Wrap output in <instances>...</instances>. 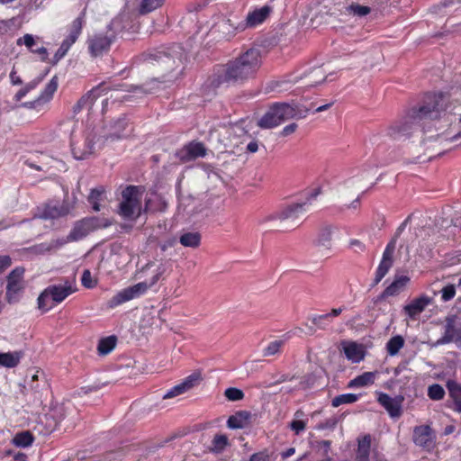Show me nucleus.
I'll list each match as a JSON object with an SVG mask.
<instances>
[{"label": "nucleus", "mask_w": 461, "mask_h": 461, "mask_svg": "<svg viewBox=\"0 0 461 461\" xmlns=\"http://www.w3.org/2000/svg\"><path fill=\"white\" fill-rule=\"evenodd\" d=\"M201 375L197 373H194L187 376L182 383L175 385L170 390H168L163 396L164 399L173 398L175 396L180 395L186 391L190 390L194 386L199 384L201 381Z\"/></svg>", "instance_id": "obj_21"}, {"label": "nucleus", "mask_w": 461, "mask_h": 461, "mask_svg": "<svg viewBox=\"0 0 461 461\" xmlns=\"http://www.w3.org/2000/svg\"><path fill=\"white\" fill-rule=\"evenodd\" d=\"M446 107L447 100L443 94L428 95L419 108L411 109L405 116L391 124L387 134L394 140L407 138L419 128L420 122L439 118Z\"/></svg>", "instance_id": "obj_2"}, {"label": "nucleus", "mask_w": 461, "mask_h": 461, "mask_svg": "<svg viewBox=\"0 0 461 461\" xmlns=\"http://www.w3.org/2000/svg\"><path fill=\"white\" fill-rule=\"evenodd\" d=\"M297 127H298V125H297L296 123H294V122L290 123V124L286 125V126L282 130V131H281V135H282V136H285H285H288V135H290V134L294 133V132L296 131Z\"/></svg>", "instance_id": "obj_61"}, {"label": "nucleus", "mask_w": 461, "mask_h": 461, "mask_svg": "<svg viewBox=\"0 0 461 461\" xmlns=\"http://www.w3.org/2000/svg\"><path fill=\"white\" fill-rule=\"evenodd\" d=\"M306 206L307 203H292L279 212L260 220L259 223L261 224L268 221L279 220L284 223V228L295 229L304 221Z\"/></svg>", "instance_id": "obj_7"}, {"label": "nucleus", "mask_w": 461, "mask_h": 461, "mask_svg": "<svg viewBox=\"0 0 461 461\" xmlns=\"http://www.w3.org/2000/svg\"><path fill=\"white\" fill-rule=\"evenodd\" d=\"M327 78L325 72L321 68H313L309 73L305 74V86L312 87L318 84L322 83Z\"/></svg>", "instance_id": "obj_35"}, {"label": "nucleus", "mask_w": 461, "mask_h": 461, "mask_svg": "<svg viewBox=\"0 0 461 461\" xmlns=\"http://www.w3.org/2000/svg\"><path fill=\"white\" fill-rule=\"evenodd\" d=\"M81 283L86 288H93L96 285V281L92 278V274L88 269L83 271Z\"/></svg>", "instance_id": "obj_54"}, {"label": "nucleus", "mask_w": 461, "mask_h": 461, "mask_svg": "<svg viewBox=\"0 0 461 461\" xmlns=\"http://www.w3.org/2000/svg\"><path fill=\"white\" fill-rule=\"evenodd\" d=\"M428 396L434 401L442 400L445 396V390L438 384H431L428 388Z\"/></svg>", "instance_id": "obj_47"}, {"label": "nucleus", "mask_w": 461, "mask_h": 461, "mask_svg": "<svg viewBox=\"0 0 461 461\" xmlns=\"http://www.w3.org/2000/svg\"><path fill=\"white\" fill-rule=\"evenodd\" d=\"M331 238H332V228L330 226H325L321 229L318 239L317 245L320 247H323L325 249H330L331 247Z\"/></svg>", "instance_id": "obj_39"}, {"label": "nucleus", "mask_w": 461, "mask_h": 461, "mask_svg": "<svg viewBox=\"0 0 461 461\" xmlns=\"http://www.w3.org/2000/svg\"><path fill=\"white\" fill-rule=\"evenodd\" d=\"M142 186L128 185L122 192L118 213L125 220L135 221L141 214Z\"/></svg>", "instance_id": "obj_5"}, {"label": "nucleus", "mask_w": 461, "mask_h": 461, "mask_svg": "<svg viewBox=\"0 0 461 461\" xmlns=\"http://www.w3.org/2000/svg\"><path fill=\"white\" fill-rule=\"evenodd\" d=\"M251 413L248 411H239L230 415L227 420L228 428L231 429H244L249 426Z\"/></svg>", "instance_id": "obj_28"}, {"label": "nucleus", "mask_w": 461, "mask_h": 461, "mask_svg": "<svg viewBox=\"0 0 461 461\" xmlns=\"http://www.w3.org/2000/svg\"><path fill=\"white\" fill-rule=\"evenodd\" d=\"M114 41L115 35L113 32L94 33L86 41L88 52L93 58L102 57L109 52Z\"/></svg>", "instance_id": "obj_10"}, {"label": "nucleus", "mask_w": 461, "mask_h": 461, "mask_svg": "<svg viewBox=\"0 0 461 461\" xmlns=\"http://www.w3.org/2000/svg\"><path fill=\"white\" fill-rule=\"evenodd\" d=\"M104 187L100 186V187L92 189L89 194L88 202L91 203L93 210L95 212L100 211L99 201L102 199V195L104 194Z\"/></svg>", "instance_id": "obj_43"}, {"label": "nucleus", "mask_w": 461, "mask_h": 461, "mask_svg": "<svg viewBox=\"0 0 461 461\" xmlns=\"http://www.w3.org/2000/svg\"><path fill=\"white\" fill-rule=\"evenodd\" d=\"M110 225L106 220H101L97 217H86L75 222L69 232V240L78 241L86 238L91 232Z\"/></svg>", "instance_id": "obj_8"}, {"label": "nucleus", "mask_w": 461, "mask_h": 461, "mask_svg": "<svg viewBox=\"0 0 461 461\" xmlns=\"http://www.w3.org/2000/svg\"><path fill=\"white\" fill-rule=\"evenodd\" d=\"M432 303V299L425 294L413 299L410 303L403 307L404 312L411 320L416 318Z\"/></svg>", "instance_id": "obj_24"}, {"label": "nucleus", "mask_w": 461, "mask_h": 461, "mask_svg": "<svg viewBox=\"0 0 461 461\" xmlns=\"http://www.w3.org/2000/svg\"><path fill=\"white\" fill-rule=\"evenodd\" d=\"M28 251L33 255H44L48 252H50L47 242L32 246L28 248Z\"/></svg>", "instance_id": "obj_55"}, {"label": "nucleus", "mask_w": 461, "mask_h": 461, "mask_svg": "<svg viewBox=\"0 0 461 461\" xmlns=\"http://www.w3.org/2000/svg\"><path fill=\"white\" fill-rule=\"evenodd\" d=\"M446 387L448 393L446 406L455 412L461 413V384L456 380L448 379Z\"/></svg>", "instance_id": "obj_19"}, {"label": "nucleus", "mask_w": 461, "mask_h": 461, "mask_svg": "<svg viewBox=\"0 0 461 461\" xmlns=\"http://www.w3.org/2000/svg\"><path fill=\"white\" fill-rule=\"evenodd\" d=\"M165 0H142L139 8L140 14H146L160 7Z\"/></svg>", "instance_id": "obj_44"}, {"label": "nucleus", "mask_w": 461, "mask_h": 461, "mask_svg": "<svg viewBox=\"0 0 461 461\" xmlns=\"http://www.w3.org/2000/svg\"><path fill=\"white\" fill-rule=\"evenodd\" d=\"M412 440L416 446L429 451L435 447L436 434L429 425L416 426L413 429Z\"/></svg>", "instance_id": "obj_12"}, {"label": "nucleus", "mask_w": 461, "mask_h": 461, "mask_svg": "<svg viewBox=\"0 0 461 461\" xmlns=\"http://www.w3.org/2000/svg\"><path fill=\"white\" fill-rule=\"evenodd\" d=\"M344 354L348 359L358 363L364 359L365 354L362 347L356 342H350L343 347Z\"/></svg>", "instance_id": "obj_33"}, {"label": "nucleus", "mask_w": 461, "mask_h": 461, "mask_svg": "<svg viewBox=\"0 0 461 461\" xmlns=\"http://www.w3.org/2000/svg\"><path fill=\"white\" fill-rule=\"evenodd\" d=\"M410 278L407 276H396L393 283L388 285L381 294V298L394 296L404 290Z\"/></svg>", "instance_id": "obj_27"}, {"label": "nucleus", "mask_w": 461, "mask_h": 461, "mask_svg": "<svg viewBox=\"0 0 461 461\" xmlns=\"http://www.w3.org/2000/svg\"><path fill=\"white\" fill-rule=\"evenodd\" d=\"M179 242L184 247L197 248L201 243V234L199 232H185L180 236Z\"/></svg>", "instance_id": "obj_37"}, {"label": "nucleus", "mask_w": 461, "mask_h": 461, "mask_svg": "<svg viewBox=\"0 0 461 461\" xmlns=\"http://www.w3.org/2000/svg\"><path fill=\"white\" fill-rule=\"evenodd\" d=\"M261 64L260 49L249 48L218 69L212 79V86L221 87L224 85L227 86L244 85L256 77Z\"/></svg>", "instance_id": "obj_1"}, {"label": "nucleus", "mask_w": 461, "mask_h": 461, "mask_svg": "<svg viewBox=\"0 0 461 461\" xmlns=\"http://www.w3.org/2000/svg\"><path fill=\"white\" fill-rule=\"evenodd\" d=\"M23 356L24 353L22 350L6 353L0 352V366L6 368L16 367Z\"/></svg>", "instance_id": "obj_30"}, {"label": "nucleus", "mask_w": 461, "mask_h": 461, "mask_svg": "<svg viewBox=\"0 0 461 461\" xmlns=\"http://www.w3.org/2000/svg\"><path fill=\"white\" fill-rule=\"evenodd\" d=\"M312 323L320 330H326L328 326L332 322L330 321V316L325 314L312 315L309 317Z\"/></svg>", "instance_id": "obj_46"}, {"label": "nucleus", "mask_w": 461, "mask_h": 461, "mask_svg": "<svg viewBox=\"0 0 461 461\" xmlns=\"http://www.w3.org/2000/svg\"><path fill=\"white\" fill-rule=\"evenodd\" d=\"M104 385V384L94 383L93 384H89V385L82 387L81 391H83L84 393H89L92 392L98 391Z\"/></svg>", "instance_id": "obj_59"}, {"label": "nucleus", "mask_w": 461, "mask_h": 461, "mask_svg": "<svg viewBox=\"0 0 461 461\" xmlns=\"http://www.w3.org/2000/svg\"><path fill=\"white\" fill-rule=\"evenodd\" d=\"M337 421L335 420H328L317 425L318 429H333Z\"/></svg>", "instance_id": "obj_62"}, {"label": "nucleus", "mask_w": 461, "mask_h": 461, "mask_svg": "<svg viewBox=\"0 0 461 461\" xmlns=\"http://www.w3.org/2000/svg\"><path fill=\"white\" fill-rule=\"evenodd\" d=\"M146 61L158 65L162 71L171 72L180 68L186 60V53L179 44L160 47L144 54Z\"/></svg>", "instance_id": "obj_3"}, {"label": "nucleus", "mask_w": 461, "mask_h": 461, "mask_svg": "<svg viewBox=\"0 0 461 461\" xmlns=\"http://www.w3.org/2000/svg\"><path fill=\"white\" fill-rule=\"evenodd\" d=\"M73 242V240H69V234L65 238H60L57 240H53L48 243L50 247V251L56 250L67 243Z\"/></svg>", "instance_id": "obj_57"}, {"label": "nucleus", "mask_w": 461, "mask_h": 461, "mask_svg": "<svg viewBox=\"0 0 461 461\" xmlns=\"http://www.w3.org/2000/svg\"><path fill=\"white\" fill-rule=\"evenodd\" d=\"M41 38L32 34L26 33L16 41L18 46L24 45L32 53L39 55L41 61H47L49 58L48 50L45 47L39 46Z\"/></svg>", "instance_id": "obj_17"}, {"label": "nucleus", "mask_w": 461, "mask_h": 461, "mask_svg": "<svg viewBox=\"0 0 461 461\" xmlns=\"http://www.w3.org/2000/svg\"><path fill=\"white\" fill-rule=\"evenodd\" d=\"M228 445V438L225 435L217 434L212 439V451L216 453L221 452Z\"/></svg>", "instance_id": "obj_50"}, {"label": "nucleus", "mask_w": 461, "mask_h": 461, "mask_svg": "<svg viewBox=\"0 0 461 461\" xmlns=\"http://www.w3.org/2000/svg\"><path fill=\"white\" fill-rule=\"evenodd\" d=\"M404 398L402 396L391 397L385 393H380L377 402L382 405L389 413L392 418H399L402 413V405Z\"/></svg>", "instance_id": "obj_16"}, {"label": "nucleus", "mask_w": 461, "mask_h": 461, "mask_svg": "<svg viewBox=\"0 0 461 461\" xmlns=\"http://www.w3.org/2000/svg\"><path fill=\"white\" fill-rule=\"evenodd\" d=\"M86 8L81 12L78 17H77L68 27V34L64 39L73 45L80 36L82 29L85 23Z\"/></svg>", "instance_id": "obj_26"}, {"label": "nucleus", "mask_w": 461, "mask_h": 461, "mask_svg": "<svg viewBox=\"0 0 461 461\" xmlns=\"http://www.w3.org/2000/svg\"><path fill=\"white\" fill-rule=\"evenodd\" d=\"M395 250V239H393L385 247L382 259L376 269L375 276L372 286L378 285L386 276L393 264V254Z\"/></svg>", "instance_id": "obj_13"}, {"label": "nucleus", "mask_w": 461, "mask_h": 461, "mask_svg": "<svg viewBox=\"0 0 461 461\" xmlns=\"http://www.w3.org/2000/svg\"><path fill=\"white\" fill-rule=\"evenodd\" d=\"M308 110H301L297 105L287 103H276L260 118L258 125L262 129H271L290 119L306 117Z\"/></svg>", "instance_id": "obj_4"}, {"label": "nucleus", "mask_w": 461, "mask_h": 461, "mask_svg": "<svg viewBox=\"0 0 461 461\" xmlns=\"http://www.w3.org/2000/svg\"><path fill=\"white\" fill-rule=\"evenodd\" d=\"M206 155V149L202 142L192 141L184 146L176 152V157L183 162L194 160L197 158H203Z\"/></svg>", "instance_id": "obj_18"}, {"label": "nucleus", "mask_w": 461, "mask_h": 461, "mask_svg": "<svg viewBox=\"0 0 461 461\" xmlns=\"http://www.w3.org/2000/svg\"><path fill=\"white\" fill-rule=\"evenodd\" d=\"M46 289V294L50 295L53 303H59L74 292L69 282L64 284L49 285Z\"/></svg>", "instance_id": "obj_23"}, {"label": "nucleus", "mask_w": 461, "mask_h": 461, "mask_svg": "<svg viewBox=\"0 0 461 461\" xmlns=\"http://www.w3.org/2000/svg\"><path fill=\"white\" fill-rule=\"evenodd\" d=\"M284 342L282 340H275L270 342L268 346L264 349L263 356L269 357L276 355V353L279 352Z\"/></svg>", "instance_id": "obj_52"}, {"label": "nucleus", "mask_w": 461, "mask_h": 461, "mask_svg": "<svg viewBox=\"0 0 461 461\" xmlns=\"http://www.w3.org/2000/svg\"><path fill=\"white\" fill-rule=\"evenodd\" d=\"M70 208L68 203H48L38 214V217L44 220H55L68 215Z\"/></svg>", "instance_id": "obj_22"}, {"label": "nucleus", "mask_w": 461, "mask_h": 461, "mask_svg": "<svg viewBox=\"0 0 461 461\" xmlns=\"http://www.w3.org/2000/svg\"><path fill=\"white\" fill-rule=\"evenodd\" d=\"M127 126V121L125 117L118 118L112 125V132L106 137L107 140H114L121 139L124 136L123 131Z\"/></svg>", "instance_id": "obj_36"}, {"label": "nucleus", "mask_w": 461, "mask_h": 461, "mask_svg": "<svg viewBox=\"0 0 461 461\" xmlns=\"http://www.w3.org/2000/svg\"><path fill=\"white\" fill-rule=\"evenodd\" d=\"M272 12V7L264 5L261 8L249 12L244 21L238 23V28L246 30L247 28H254L267 20Z\"/></svg>", "instance_id": "obj_15"}, {"label": "nucleus", "mask_w": 461, "mask_h": 461, "mask_svg": "<svg viewBox=\"0 0 461 461\" xmlns=\"http://www.w3.org/2000/svg\"><path fill=\"white\" fill-rule=\"evenodd\" d=\"M350 245L356 251H363L365 249L364 244L358 240H353L350 241Z\"/></svg>", "instance_id": "obj_64"}, {"label": "nucleus", "mask_w": 461, "mask_h": 461, "mask_svg": "<svg viewBox=\"0 0 461 461\" xmlns=\"http://www.w3.org/2000/svg\"><path fill=\"white\" fill-rule=\"evenodd\" d=\"M44 294H46V289H44L41 293V294L38 297L37 303L38 308L43 312H46L53 307L54 303H50L51 298L50 295L44 296Z\"/></svg>", "instance_id": "obj_49"}, {"label": "nucleus", "mask_w": 461, "mask_h": 461, "mask_svg": "<svg viewBox=\"0 0 461 461\" xmlns=\"http://www.w3.org/2000/svg\"><path fill=\"white\" fill-rule=\"evenodd\" d=\"M440 293L442 301L448 302L456 295V286L455 285H447L441 289Z\"/></svg>", "instance_id": "obj_53"}, {"label": "nucleus", "mask_w": 461, "mask_h": 461, "mask_svg": "<svg viewBox=\"0 0 461 461\" xmlns=\"http://www.w3.org/2000/svg\"><path fill=\"white\" fill-rule=\"evenodd\" d=\"M342 14L350 15L356 18H363L371 13V7L366 5H361L358 2L350 0L347 1Z\"/></svg>", "instance_id": "obj_25"}, {"label": "nucleus", "mask_w": 461, "mask_h": 461, "mask_svg": "<svg viewBox=\"0 0 461 461\" xmlns=\"http://www.w3.org/2000/svg\"><path fill=\"white\" fill-rule=\"evenodd\" d=\"M377 372H365L350 380L348 384V388L365 387L373 384L376 377Z\"/></svg>", "instance_id": "obj_34"}, {"label": "nucleus", "mask_w": 461, "mask_h": 461, "mask_svg": "<svg viewBox=\"0 0 461 461\" xmlns=\"http://www.w3.org/2000/svg\"><path fill=\"white\" fill-rule=\"evenodd\" d=\"M58 89V77L54 76L47 84L41 94L38 98L31 102H25L22 104L23 107L28 109H35L41 111L42 107L48 104L53 97L54 93Z\"/></svg>", "instance_id": "obj_14"}, {"label": "nucleus", "mask_w": 461, "mask_h": 461, "mask_svg": "<svg viewBox=\"0 0 461 461\" xmlns=\"http://www.w3.org/2000/svg\"><path fill=\"white\" fill-rule=\"evenodd\" d=\"M216 29L222 33V38L229 41L237 32L242 30L238 28V23L231 19H224L217 23Z\"/></svg>", "instance_id": "obj_32"}, {"label": "nucleus", "mask_w": 461, "mask_h": 461, "mask_svg": "<svg viewBox=\"0 0 461 461\" xmlns=\"http://www.w3.org/2000/svg\"><path fill=\"white\" fill-rule=\"evenodd\" d=\"M225 397L231 402L240 401L244 398V393L236 387H229L224 392Z\"/></svg>", "instance_id": "obj_51"}, {"label": "nucleus", "mask_w": 461, "mask_h": 461, "mask_svg": "<svg viewBox=\"0 0 461 461\" xmlns=\"http://www.w3.org/2000/svg\"><path fill=\"white\" fill-rule=\"evenodd\" d=\"M307 425V421L304 420H293L290 424L289 428L296 434L299 435L301 432H303Z\"/></svg>", "instance_id": "obj_56"}, {"label": "nucleus", "mask_w": 461, "mask_h": 461, "mask_svg": "<svg viewBox=\"0 0 461 461\" xmlns=\"http://www.w3.org/2000/svg\"><path fill=\"white\" fill-rule=\"evenodd\" d=\"M71 147L72 154L76 159H85L94 152V140L93 138L86 137L84 147L77 146L74 143L71 144Z\"/></svg>", "instance_id": "obj_31"}, {"label": "nucleus", "mask_w": 461, "mask_h": 461, "mask_svg": "<svg viewBox=\"0 0 461 461\" xmlns=\"http://www.w3.org/2000/svg\"><path fill=\"white\" fill-rule=\"evenodd\" d=\"M404 345V339L402 336L397 335L393 338H391L388 342L386 343V349L387 353L390 356H395L398 354L400 349Z\"/></svg>", "instance_id": "obj_41"}, {"label": "nucleus", "mask_w": 461, "mask_h": 461, "mask_svg": "<svg viewBox=\"0 0 461 461\" xmlns=\"http://www.w3.org/2000/svg\"><path fill=\"white\" fill-rule=\"evenodd\" d=\"M33 436L29 430L17 433L14 438L13 443L19 447H27L33 442Z\"/></svg>", "instance_id": "obj_40"}, {"label": "nucleus", "mask_w": 461, "mask_h": 461, "mask_svg": "<svg viewBox=\"0 0 461 461\" xmlns=\"http://www.w3.org/2000/svg\"><path fill=\"white\" fill-rule=\"evenodd\" d=\"M359 396L355 393H344L339 394L332 399L331 405L333 407H339L342 404H348L356 402Z\"/></svg>", "instance_id": "obj_45"}, {"label": "nucleus", "mask_w": 461, "mask_h": 461, "mask_svg": "<svg viewBox=\"0 0 461 461\" xmlns=\"http://www.w3.org/2000/svg\"><path fill=\"white\" fill-rule=\"evenodd\" d=\"M321 194V188H315L312 190L306 198V201L304 203H307V206L312 203V201L314 200L319 194Z\"/></svg>", "instance_id": "obj_63"}, {"label": "nucleus", "mask_w": 461, "mask_h": 461, "mask_svg": "<svg viewBox=\"0 0 461 461\" xmlns=\"http://www.w3.org/2000/svg\"><path fill=\"white\" fill-rule=\"evenodd\" d=\"M165 271L166 267L164 264H161L158 267L157 273L153 276V277L151 278V282L149 284L146 282H140L134 285L126 287L119 291L110 300H108L107 307L110 309H113L126 302H129L132 299L138 298L140 295L144 294L150 286L155 285L160 279Z\"/></svg>", "instance_id": "obj_6"}, {"label": "nucleus", "mask_w": 461, "mask_h": 461, "mask_svg": "<svg viewBox=\"0 0 461 461\" xmlns=\"http://www.w3.org/2000/svg\"><path fill=\"white\" fill-rule=\"evenodd\" d=\"M11 264L12 260L9 256H0V273L8 268Z\"/></svg>", "instance_id": "obj_60"}, {"label": "nucleus", "mask_w": 461, "mask_h": 461, "mask_svg": "<svg viewBox=\"0 0 461 461\" xmlns=\"http://www.w3.org/2000/svg\"><path fill=\"white\" fill-rule=\"evenodd\" d=\"M268 460H269V456L266 451L255 453L249 458V461H268Z\"/></svg>", "instance_id": "obj_58"}, {"label": "nucleus", "mask_w": 461, "mask_h": 461, "mask_svg": "<svg viewBox=\"0 0 461 461\" xmlns=\"http://www.w3.org/2000/svg\"><path fill=\"white\" fill-rule=\"evenodd\" d=\"M24 268L18 267L13 269L6 276L5 300L8 303H15L20 300L25 285L23 280Z\"/></svg>", "instance_id": "obj_9"}, {"label": "nucleus", "mask_w": 461, "mask_h": 461, "mask_svg": "<svg viewBox=\"0 0 461 461\" xmlns=\"http://www.w3.org/2000/svg\"><path fill=\"white\" fill-rule=\"evenodd\" d=\"M371 441L372 438L369 434L365 435L362 438H358L356 453L357 461H369Z\"/></svg>", "instance_id": "obj_29"}, {"label": "nucleus", "mask_w": 461, "mask_h": 461, "mask_svg": "<svg viewBox=\"0 0 461 461\" xmlns=\"http://www.w3.org/2000/svg\"><path fill=\"white\" fill-rule=\"evenodd\" d=\"M458 317L456 314L447 315L445 318L444 333L438 339L434 346L455 343L461 346V322H458Z\"/></svg>", "instance_id": "obj_11"}, {"label": "nucleus", "mask_w": 461, "mask_h": 461, "mask_svg": "<svg viewBox=\"0 0 461 461\" xmlns=\"http://www.w3.org/2000/svg\"><path fill=\"white\" fill-rule=\"evenodd\" d=\"M109 88L106 87L104 83L94 87L77 102L73 106V113H78L84 108L91 107L94 102L100 96L101 93L107 92Z\"/></svg>", "instance_id": "obj_20"}, {"label": "nucleus", "mask_w": 461, "mask_h": 461, "mask_svg": "<svg viewBox=\"0 0 461 461\" xmlns=\"http://www.w3.org/2000/svg\"><path fill=\"white\" fill-rule=\"evenodd\" d=\"M115 345V336H109L107 338L102 339L99 341L97 349L100 355H107L114 348Z\"/></svg>", "instance_id": "obj_42"}, {"label": "nucleus", "mask_w": 461, "mask_h": 461, "mask_svg": "<svg viewBox=\"0 0 461 461\" xmlns=\"http://www.w3.org/2000/svg\"><path fill=\"white\" fill-rule=\"evenodd\" d=\"M156 83H157V80L152 79L150 82H147L140 86H138V85H131L129 86H125V87H126L125 91L133 92V93L141 94V95L151 94L157 88L154 86V85Z\"/></svg>", "instance_id": "obj_38"}, {"label": "nucleus", "mask_w": 461, "mask_h": 461, "mask_svg": "<svg viewBox=\"0 0 461 461\" xmlns=\"http://www.w3.org/2000/svg\"><path fill=\"white\" fill-rule=\"evenodd\" d=\"M71 46L72 45L68 41L63 40L59 48L54 54L52 59L50 60V63L52 65H56L62 58L66 56Z\"/></svg>", "instance_id": "obj_48"}]
</instances>
